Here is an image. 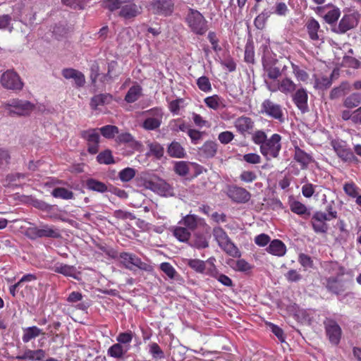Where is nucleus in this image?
I'll use <instances>...</instances> for the list:
<instances>
[{
    "mask_svg": "<svg viewBox=\"0 0 361 361\" xmlns=\"http://www.w3.org/2000/svg\"><path fill=\"white\" fill-rule=\"evenodd\" d=\"M218 144L212 140L206 141L199 149V154L206 159L213 158L217 153Z\"/></svg>",
    "mask_w": 361,
    "mask_h": 361,
    "instance_id": "5701e85b",
    "label": "nucleus"
},
{
    "mask_svg": "<svg viewBox=\"0 0 361 361\" xmlns=\"http://www.w3.org/2000/svg\"><path fill=\"white\" fill-rule=\"evenodd\" d=\"M133 334L131 331H128L126 332H122L120 333L117 337L116 341L118 343H120L121 345H126V346H128L130 343L133 341Z\"/></svg>",
    "mask_w": 361,
    "mask_h": 361,
    "instance_id": "3c124183",
    "label": "nucleus"
},
{
    "mask_svg": "<svg viewBox=\"0 0 361 361\" xmlns=\"http://www.w3.org/2000/svg\"><path fill=\"white\" fill-rule=\"evenodd\" d=\"M267 252L272 255L283 257L286 252V245L280 240L274 239L270 242L266 249Z\"/></svg>",
    "mask_w": 361,
    "mask_h": 361,
    "instance_id": "393cba45",
    "label": "nucleus"
},
{
    "mask_svg": "<svg viewBox=\"0 0 361 361\" xmlns=\"http://www.w3.org/2000/svg\"><path fill=\"white\" fill-rule=\"evenodd\" d=\"M149 353L154 359L164 358V353L157 343H151L149 344Z\"/></svg>",
    "mask_w": 361,
    "mask_h": 361,
    "instance_id": "603ef678",
    "label": "nucleus"
},
{
    "mask_svg": "<svg viewBox=\"0 0 361 361\" xmlns=\"http://www.w3.org/2000/svg\"><path fill=\"white\" fill-rule=\"evenodd\" d=\"M234 138V134L231 131H224L219 134L218 139L223 145L230 143Z\"/></svg>",
    "mask_w": 361,
    "mask_h": 361,
    "instance_id": "774afa93",
    "label": "nucleus"
},
{
    "mask_svg": "<svg viewBox=\"0 0 361 361\" xmlns=\"http://www.w3.org/2000/svg\"><path fill=\"white\" fill-rule=\"evenodd\" d=\"M265 84L268 90L271 92L280 91L285 94L293 93L296 90V84L289 78H284L281 80L268 82L265 80Z\"/></svg>",
    "mask_w": 361,
    "mask_h": 361,
    "instance_id": "423d86ee",
    "label": "nucleus"
},
{
    "mask_svg": "<svg viewBox=\"0 0 361 361\" xmlns=\"http://www.w3.org/2000/svg\"><path fill=\"white\" fill-rule=\"evenodd\" d=\"M86 187L90 190L101 193L106 192L108 190V187L104 183L94 178H88L86 180Z\"/></svg>",
    "mask_w": 361,
    "mask_h": 361,
    "instance_id": "f704fd0d",
    "label": "nucleus"
},
{
    "mask_svg": "<svg viewBox=\"0 0 361 361\" xmlns=\"http://www.w3.org/2000/svg\"><path fill=\"white\" fill-rule=\"evenodd\" d=\"M200 219L194 214H188L178 221V225H183L191 232L197 228Z\"/></svg>",
    "mask_w": 361,
    "mask_h": 361,
    "instance_id": "473e14b6",
    "label": "nucleus"
},
{
    "mask_svg": "<svg viewBox=\"0 0 361 361\" xmlns=\"http://www.w3.org/2000/svg\"><path fill=\"white\" fill-rule=\"evenodd\" d=\"M243 160L250 164H259L262 161V158L257 153H247L243 155Z\"/></svg>",
    "mask_w": 361,
    "mask_h": 361,
    "instance_id": "e2e57ef3",
    "label": "nucleus"
},
{
    "mask_svg": "<svg viewBox=\"0 0 361 361\" xmlns=\"http://www.w3.org/2000/svg\"><path fill=\"white\" fill-rule=\"evenodd\" d=\"M113 101V96L109 93L96 94L91 98L90 106L92 109L96 110L99 106L109 104Z\"/></svg>",
    "mask_w": 361,
    "mask_h": 361,
    "instance_id": "b1692460",
    "label": "nucleus"
},
{
    "mask_svg": "<svg viewBox=\"0 0 361 361\" xmlns=\"http://www.w3.org/2000/svg\"><path fill=\"white\" fill-rule=\"evenodd\" d=\"M197 85L198 88L204 92H209L212 90L209 79L204 75L200 77L197 80Z\"/></svg>",
    "mask_w": 361,
    "mask_h": 361,
    "instance_id": "8fccbe9b",
    "label": "nucleus"
},
{
    "mask_svg": "<svg viewBox=\"0 0 361 361\" xmlns=\"http://www.w3.org/2000/svg\"><path fill=\"white\" fill-rule=\"evenodd\" d=\"M234 127L240 135L244 136L249 135L251 136V138L256 133V130H255V124L254 120L245 115L240 116L235 119L234 121Z\"/></svg>",
    "mask_w": 361,
    "mask_h": 361,
    "instance_id": "9d476101",
    "label": "nucleus"
},
{
    "mask_svg": "<svg viewBox=\"0 0 361 361\" xmlns=\"http://www.w3.org/2000/svg\"><path fill=\"white\" fill-rule=\"evenodd\" d=\"M343 188L345 193L352 198L357 200V197L361 195H359V187L353 181L345 183Z\"/></svg>",
    "mask_w": 361,
    "mask_h": 361,
    "instance_id": "79ce46f5",
    "label": "nucleus"
},
{
    "mask_svg": "<svg viewBox=\"0 0 361 361\" xmlns=\"http://www.w3.org/2000/svg\"><path fill=\"white\" fill-rule=\"evenodd\" d=\"M149 149L150 153L158 159H160L164 156V149L157 142L149 144Z\"/></svg>",
    "mask_w": 361,
    "mask_h": 361,
    "instance_id": "864d4df0",
    "label": "nucleus"
},
{
    "mask_svg": "<svg viewBox=\"0 0 361 361\" xmlns=\"http://www.w3.org/2000/svg\"><path fill=\"white\" fill-rule=\"evenodd\" d=\"M145 113L154 117L146 118L142 123L143 128L147 130H154L159 128L161 124L162 109L159 107H154L146 111Z\"/></svg>",
    "mask_w": 361,
    "mask_h": 361,
    "instance_id": "f8f14e48",
    "label": "nucleus"
},
{
    "mask_svg": "<svg viewBox=\"0 0 361 361\" xmlns=\"http://www.w3.org/2000/svg\"><path fill=\"white\" fill-rule=\"evenodd\" d=\"M167 153L171 157L184 158L186 155L185 149L176 141H173L167 148Z\"/></svg>",
    "mask_w": 361,
    "mask_h": 361,
    "instance_id": "7c9ffc66",
    "label": "nucleus"
},
{
    "mask_svg": "<svg viewBox=\"0 0 361 361\" xmlns=\"http://www.w3.org/2000/svg\"><path fill=\"white\" fill-rule=\"evenodd\" d=\"M244 59L248 63H255V47L252 39H248L245 44Z\"/></svg>",
    "mask_w": 361,
    "mask_h": 361,
    "instance_id": "a18cd8bd",
    "label": "nucleus"
},
{
    "mask_svg": "<svg viewBox=\"0 0 361 361\" xmlns=\"http://www.w3.org/2000/svg\"><path fill=\"white\" fill-rule=\"evenodd\" d=\"M151 6L154 13L166 16L172 13L174 3L173 0H155Z\"/></svg>",
    "mask_w": 361,
    "mask_h": 361,
    "instance_id": "f3484780",
    "label": "nucleus"
},
{
    "mask_svg": "<svg viewBox=\"0 0 361 361\" xmlns=\"http://www.w3.org/2000/svg\"><path fill=\"white\" fill-rule=\"evenodd\" d=\"M292 69L293 73L298 80L305 82L308 79L309 75L305 71L301 69L298 66L292 63Z\"/></svg>",
    "mask_w": 361,
    "mask_h": 361,
    "instance_id": "052dcab7",
    "label": "nucleus"
},
{
    "mask_svg": "<svg viewBox=\"0 0 361 361\" xmlns=\"http://www.w3.org/2000/svg\"><path fill=\"white\" fill-rule=\"evenodd\" d=\"M136 171L130 167L125 168L118 173V177L122 182H128L131 180L135 176Z\"/></svg>",
    "mask_w": 361,
    "mask_h": 361,
    "instance_id": "09e8293b",
    "label": "nucleus"
},
{
    "mask_svg": "<svg viewBox=\"0 0 361 361\" xmlns=\"http://www.w3.org/2000/svg\"><path fill=\"white\" fill-rule=\"evenodd\" d=\"M185 20L186 23H202L204 18L197 10L189 8Z\"/></svg>",
    "mask_w": 361,
    "mask_h": 361,
    "instance_id": "de8ad7c7",
    "label": "nucleus"
},
{
    "mask_svg": "<svg viewBox=\"0 0 361 361\" xmlns=\"http://www.w3.org/2000/svg\"><path fill=\"white\" fill-rule=\"evenodd\" d=\"M328 221L330 220L326 217V212L317 211L312 214L310 224L316 233H326L329 230Z\"/></svg>",
    "mask_w": 361,
    "mask_h": 361,
    "instance_id": "4468645a",
    "label": "nucleus"
},
{
    "mask_svg": "<svg viewBox=\"0 0 361 361\" xmlns=\"http://www.w3.org/2000/svg\"><path fill=\"white\" fill-rule=\"evenodd\" d=\"M133 1V0H102V6L111 11H114L118 8L121 9L123 4Z\"/></svg>",
    "mask_w": 361,
    "mask_h": 361,
    "instance_id": "58836bf2",
    "label": "nucleus"
},
{
    "mask_svg": "<svg viewBox=\"0 0 361 361\" xmlns=\"http://www.w3.org/2000/svg\"><path fill=\"white\" fill-rule=\"evenodd\" d=\"M215 262L216 259L212 257L206 261L199 259H187L186 264L191 269L197 273L205 274L209 276H215L216 273Z\"/></svg>",
    "mask_w": 361,
    "mask_h": 361,
    "instance_id": "f03ea898",
    "label": "nucleus"
},
{
    "mask_svg": "<svg viewBox=\"0 0 361 361\" xmlns=\"http://www.w3.org/2000/svg\"><path fill=\"white\" fill-rule=\"evenodd\" d=\"M10 116H27L34 109V105L30 102L13 99L8 101L6 105Z\"/></svg>",
    "mask_w": 361,
    "mask_h": 361,
    "instance_id": "39448f33",
    "label": "nucleus"
},
{
    "mask_svg": "<svg viewBox=\"0 0 361 361\" xmlns=\"http://www.w3.org/2000/svg\"><path fill=\"white\" fill-rule=\"evenodd\" d=\"M2 86L8 90H20L23 89V83L19 75L13 71H7L1 78Z\"/></svg>",
    "mask_w": 361,
    "mask_h": 361,
    "instance_id": "9b49d317",
    "label": "nucleus"
},
{
    "mask_svg": "<svg viewBox=\"0 0 361 361\" xmlns=\"http://www.w3.org/2000/svg\"><path fill=\"white\" fill-rule=\"evenodd\" d=\"M239 178L240 180L244 183H252L257 178V176L253 171H243L240 173Z\"/></svg>",
    "mask_w": 361,
    "mask_h": 361,
    "instance_id": "69168bd1",
    "label": "nucleus"
},
{
    "mask_svg": "<svg viewBox=\"0 0 361 361\" xmlns=\"http://www.w3.org/2000/svg\"><path fill=\"white\" fill-rule=\"evenodd\" d=\"M307 100V92L304 88L298 89L293 95L294 104L302 113H305L308 110Z\"/></svg>",
    "mask_w": 361,
    "mask_h": 361,
    "instance_id": "412c9836",
    "label": "nucleus"
},
{
    "mask_svg": "<svg viewBox=\"0 0 361 361\" xmlns=\"http://www.w3.org/2000/svg\"><path fill=\"white\" fill-rule=\"evenodd\" d=\"M119 257L121 263L128 269L132 270L133 267L147 271L151 269L150 265L143 262L135 254L123 252L120 253Z\"/></svg>",
    "mask_w": 361,
    "mask_h": 361,
    "instance_id": "0eeeda50",
    "label": "nucleus"
},
{
    "mask_svg": "<svg viewBox=\"0 0 361 361\" xmlns=\"http://www.w3.org/2000/svg\"><path fill=\"white\" fill-rule=\"evenodd\" d=\"M290 209L292 212L302 216L305 219H307L310 215V212L306 205L299 201H293L290 204Z\"/></svg>",
    "mask_w": 361,
    "mask_h": 361,
    "instance_id": "c9c22d12",
    "label": "nucleus"
},
{
    "mask_svg": "<svg viewBox=\"0 0 361 361\" xmlns=\"http://www.w3.org/2000/svg\"><path fill=\"white\" fill-rule=\"evenodd\" d=\"M61 74L67 80H73L77 88L82 87L85 84V75L78 70L73 68H66L62 70Z\"/></svg>",
    "mask_w": 361,
    "mask_h": 361,
    "instance_id": "a211bd4d",
    "label": "nucleus"
},
{
    "mask_svg": "<svg viewBox=\"0 0 361 361\" xmlns=\"http://www.w3.org/2000/svg\"><path fill=\"white\" fill-rule=\"evenodd\" d=\"M282 137L278 133L267 137L264 130H257L252 137V142L259 147L261 154L267 161L279 157L282 149Z\"/></svg>",
    "mask_w": 361,
    "mask_h": 361,
    "instance_id": "f257e3e1",
    "label": "nucleus"
},
{
    "mask_svg": "<svg viewBox=\"0 0 361 361\" xmlns=\"http://www.w3.org/2000/svg\"><path fill=\"white\" fill-rule=\"evenodd\" d=\"M336 155L344 162H358V159L355 156L347 142L340 139H335L331 141Z\"/></svg>",
    "mask_w": 361,
    "mask_h": 361,
    "instance_id": "20e7f679",
    "label": "nucleus"
},
{
    "mask_svg": "<svg viewBox=\"0 0 361 361\" xmlns=\"http://www.w3.org/2000/svg\"><path fill=\"white\" fill-rule=\"evenodd\" d=\"M80 136L87 142V152L90 154H96L99 151L100 139L97 129L83 130L81 132Z\"/></svg>",
    "mask_w": 361,
    "mask_h": 361,
    "instance_id": "ddd939ff",
    "label": "nucleus"
},
{
    "mask_svg": "<svg viewBox=\"0 0 361 361\" xmlns=\"http://www.w3.org/2000/svg\"><path fill=\"white\" fill-rule=\"evenodd\" d=\"M174 171L181 176H185L189 173V166L185 161H177L174 166Z\"/></svg>",
    "mask_w": 361,
    "mask_h": 361,
    "instance_id": "13d9d810",
    "label": "nucleus"
},
{
    "mask_svg": "<svg viewBox=\"0 0 361 361\" xmlns=\"http://www.w3.org/2000/svg\"><path fill=\"white\" fill-rule=\"evenodd\" d=\"M96 159L100 164L110 165L116 163L112 152L109 149L100 152Z\"/></svg>",
    "mask_w": 361,
    "mask_h": 361,
    "instance_id": "4c0bfd02",
    "label": "nucleus"
},
{
    "mask_svg": "<svg viewBox=\"0 0 361 361\" xmlns=\"http://www.w3.org/2000/svg\"><path fill=\"white\" fill-rule=\"evenodd\" d=\"M293 159L299 164L302 169H307L309 164L314 161L312 156L298 146H294V155Z\"/></svg>",
    "mask_w": 361,
    "mask_h": 361,
    "instance_id": "aec40b11",
    "label": "nucleus"
},
{
    "mask_svg": "<svg viewBox=\"0 0 361 361\" xmlns=\"http://www.w3.org/2000/svg\"><path fill=\"white\" fill-rule=\"evenodd\" d=\"M333 32L343 34L354 27L353 24H329Z\"/></svg>",
    "mask_w": 361,
    "mask_h": 361,
    "instance_id": "680f3d73",
    "label": "nucleus"
},
{
    "mask_svg": "<svg viewBox=\"0 0 361 361\" xmlns=\"http://www.w3.org/2000/svg\"><path fill=\"white\" fill-rule=\"evenodd\" d=\"M172 232L176 239L183 243L188 242L191 236L190 231L183 225L173 227Z\"/></svg>",
    "mask_w": 361,
    "mask_h": 361,
    "instance_id": "72a5a7b5",
    "label": "nucleus"
},
{
    "mask_svg": "<svg viewBox=\"0 0 361 361\" xmlns=\"http://www.w3.org/2000/svg\"><path fill=\"white\" fill-rule=\"evenodd\" d=\"M261 114L282 123L285 121L283 108L279 104L267 99L261 104Z\"/></svg>",
    "mask_w": 361,
    "mask_h": 361,
    "instance_id": "7ed1b4c3",
    "label": "nucleus"
},
{
    "mask_svg": "<svg viewBox=\"0 0 361 361\" xmlns=\"http://www.w3.org/2000/svg\"><path fill=\"white\" fill-rule=\"evenodd\" d=\"M219 246L228 255L236 257L240 255V252L238 248L235 245V244L231 241L230 238L228 237L226 240L222 241L219 244Z\"/></svg>",
    "mask_w": 361,
    "mask_h": 361,
    "instance_id": "2f4dec72",
    "label": "nucleus"
},
{
    "mask_svg": "<svg viewBox=\"0 0 361 361\" xmlns=\"http://www.w3.org/2000/svg\"><path fill=\"white\" fill-rule=\"evenodd\" d=\"M161 270L171 279H174L177 271L174 267L169 262H163L160 264Z\"/></svg>",
    "mask_w": 361,
    "mask_h": 361,
    "instance_id": "5fc2aeb1",
    "label": "nucleus"
},
{
    "mask_svg": "<svg viewBox=\"0 0 361 361\" xmlns=\"http://www.w3.org/2000/svg\"><path fill=\"white\" fill-rule=\"evenodd\" d=\"M131 2L123 5L119 16L125 20H130L141 13L142 8Z\"/></svg>",
    "mask_w": 361,
    "mask_h": 361,
    "instance_id": "4be33fe9",
    "label": "nucleus"
},
{
    "mask_svg": "<svg viewBox=\"0 0 361 361\" xmlns=\"http://www.w3.org/2000/svg\"><path fill=\"white\" fill-rule=\"evenodd\" d=\"M327 289L336 294H340L343 290V286L336 277H330L326 281Z\"/></svg>",
    "mask_w": 361,
    "mask_h": 361,
    "instance_id": "37998d69",
    "label": "nucleus"
},
{
    "mask_svg": "<svg viewBox=\"0 0 361 361\" xmlns=\"http://www.w3.org/2000/svg\"><path fill=\"white\" fill-rule=\"evenodd\" d=\"M55 273L61 274L65 276H70L75 279L76 269L74 266L60 262L56 263L51 268Z\"/></svg>",
    "mask_w": 361,
    "mask_h": 361,
    "instance_id": "cd10ccee",
    "label": "nucleus"
},
{
    "mask_svg": "<svg viewBox=\"0 0 361 361\" xmlns=\"http://www.w3.org/2000/svg\"><path fill=\"white\" fill-rule=\"evenodd\" d=\"M170 126L171 129L175 132H185L188 129V126L180 118L172 120L170 122Z\"/></svg>",
    "mask_w": 361,
    "mask_h": 361,
    "instance_id": "4d7b16f0",
    "label": "nucleus"
},
{
    "mask_svg": "<svg viewBox=\"0 0 361 361\" xmlns=\"http://www.w3.org/2000/svg\"><path fill=\"white\" fill-rule=\"evenodd\" d=\"M89 0H61L63 5L74 9H83Z\"/></svg>",
    "mask_w": 361,
    "mask_h": 361,
    "instance_id": "6e6d98bb",
    "label": "nucleus"
},
{
    "mask_svg": "<svg viewBox=\"0 0 361 361\" xmlns=\"http://www.w3.org/2000/svg\"><path fill=\"white\" fill-rule=\"evenodd\" d=\"M361 104V93L355 92L348 96L343 101V106L348 109H353Z\"/></svg>",
    "mask_w": 361,
    "mask_h": 361,
    "instance_id": "ea45409f",
    "label": "nucleus"
},
{
    "mask_svg": "<svg viewBox=\"0 0 361 361\" xmlns=\"http://www.w3.org/2000/svg\"><path fill=\"white\" fill-rule=\"evenodd\" d=\"M40 238H58L61 236L59 231L54 226L47 224L39 227Z\"/></svg>",
    "mask_w": 361,
    "mask_h": 361,
    "instance_id": "e433bc0d",
    "label": "nucleus"
},
{
    "mask_svg": "<svg viewBox=\"0 0 361 361\" xmlns=\"http://www.w3.org/2000/svg\"><path fill=\"white\" fill-rule=\"evenodd\" d=\"M23 331L22 341L24 343L30 342L31 340L35 339L39 335L44 334L42 330L37 326L23 328Z\"/></svg>",
    "mask_w": 361,
    "mask_h": 361,
    "instance_id": "c85d7f7f",
    "label": "nucleus"
},
{
    "mask_svg": "<svg viewBox=\"0 0 361 361\" xmlns=\"http://www.w3.org/2000/svg\"><path fill=\"white\" fill-rule=\"evenodd\" d=\"M145 186L146 188L164 196L169 194L172 190V188L169 183L158 178L145 180Z\"/></svg>",
    "mask_w": 361,
    "mask_h": 361,
    "instance_id": "2eb2a0df",
    "label": "nucleus"
},
{
    "mask_svg": "<svg viewBox=\"0 0 361 361\" xmlns=\"http://www.w3.org/2000/svg\"><path fill=\"white\" fill-rule=\"evenodd\" d=\"M46 357V352L42 349L31 350L26 348L23 354L16 355L14 358L18 361H42Z\"/></svg>",
    "mask_w": 361,
    "mask_h": 361,
    "instance_id": "6ab92c4d",
    "label": "nucleus"
},
{
    "mask_svg": "<svg viewBox=\"0 0 361 361\" xmlns=\"http://www.w3.org/2000/svg\"><path fill=\"white\" fill-rule=\"evenodd\" d=\"M298 262L304 268H312L314 266L313 260L312 258L304 253H300L298 256Z\"/></svg>",
    "mask_w": 361,
    "mask_h": 361,
    "instance_id": "0e129e2a",
    "label": "nucleus"
},
{
    "mask_svg": "<svg viewBox=\"0 0 361 361\" xmlns=\"http://www.w3.org/2000/svg\"><path fill=\"white\" fill-rule=\"evenodd\" d=\"M51 195L56 198H61L63 200H71L74 198L73 192L65 188H54L51 192Z\"/></svg>",
    "mask_w": 361,
    "mask_h": 361,
    "instance_id": "c03bdc74",
    "label": "nucleus"
},
{
    "mask_svg": "<svg viewBox=\"0 0 361 361\" xmlns=\"http://www.w3.org/2000/svg\"><path fill=\"white\" fill-rule=\"evenodd\" d=\"M323 324L329 342L333 345H338L342 336L341 326L334 319L331 318H326Z\"/></svg>",
    "mask_w": 361,
    "mask_h": 361,
    "instance_id": "6e6552de",
    "label": "nucleus"
},
{
    "mask_svg": "<svg viewBox=\"0 0 361 361\" xmlns=\"http://www.w3.org/2000/svg\"><path fill=\"white\" fill-rule=\"evenodd\" d=\"M307 30L312 40L324 41L325 38V30L320 27V24H307Z\"/></svg>",
    "mask_w": 361,
    "mask_h": 361,
    "instance_id": "bb28decb",
    "label": "nucleus"
},
{
    "mask_svg": "<svg viewBox=\"0 0 361 361\" xmlns=\"http://www.w3.org/2000/svg\"><path fill=\"white\" fill-rule=\"evenodd\" d=\"M205 105L213 110H218L220 108H224V99L219 94H213L204 99Z\"/></svg>",
    "mask_w": 361,
    "mask_h": 361,
    "instance_id": "c756f323",
    "label": "nucleus"
},
{
    "mask_svg": "<svg viewBox=\"0 0 361 361\" xmlns=\"http://www.w3.org/2000/svg\"><path fill=\"white\" fill-rule=\"evenodd\" d=\"M226 195L233 202L237 204L247 203L251 198V193L248 190L235 185L228 186Z\"/></svg>",
    "mask_w": 361,
    "mask_h": 361,
    "instance_id": "1a4fd4ad",
    "label": "nucleus"
},
{
    "mask_svg": "<svg viewBox=\"0 0 361 361\" xmlns=\"http://www.w3.org/2000/svg\"><path fill=\"white\" fill-rule=\"evenodd\" d=\"M142 88L140 85H134L129 88L125 96V101L128 103L136 102L141 95Z\"/></svg>",
    "mask_w": 361,
    "mask_h": 361,
    "instance_id": "a19ab883",
    "label": "nucleus"
},
{
    "mask_svg": "<svg viewBox=\"0 0 361 361\" xmlns=\"http://www.w3.org/2000/svg\"><path fill=\"white\" fill-rule=\"evenodd\" d=\"M340 15V10L338 8H333L325 14L324 19L326 23H336Z\"/></svg>",
    "mask_w": 361,
    "mask_h": 361,
    "instance_id": "bf43d9fd",
    "label": "nucleus"
},
{
    "mask_svg": "<svg viewBox=\"0 0 361 361\" xmlns=\"http://www.w3.org/2000/svg\"><path fill=\"white\" fill-rule=\"evenodd\" d=\"M99 132L106 139H113L116 134H118V128L113 125H106L99 129Z\"/></svg>",
    "mask_w": 361,
    "mask_h": 361,
    "instance_id": "49530a36",
    "label": "nucleus"
},
{
    "mask_svg": "<svg viewBox=\"0 0 361 361\" xmlns=\"http://www.w3.org/2000/svg\"><path fill=\"white\" fill-rule=\"evenodd\" d=\"M129 348H130L128 346H124L117 343L112 345L108 349L107 355L109 357H114L118 360H123L125 355L128 353Z\"/></svg>",
    "mask_w": 361,
    "mask_h": 361,
    "instance_id": "a878e982",
    "label": "nucleus"
},
{
    "mask_svg": "<svg viewBox=\"0 0 361 361\" xmlns=\"http://www.w3.org/2000/svg\"><path fill=\"white\" fill-rule=\"evenodd\" d=\"M263 55L262 57V65L264 70L267 78L273 81H276L281 75V71L279 67L271 65L266 61V59H269V47L265 45L262 47Z\"/></svg>",
    "mask_w": 361,
    "mask_h": 361,
    "instance_id": "dca6fc26",
    "label": "nucleus"
},
{
    "mask_svg": "<svg viewBox=\"0 0 361 361\" xmlns=\"http://www.w3.org/2000/svg\"><path fill=\"white\" fill-rule=\"evenodd\" d=\"M213 235L218 245L228 238L226 232L221 227H216L213 230Z\"/></svg>",
    "mask_w": 361,
    "mask_h": 361,
    "instance_id": "338daca9",
    "label": "nucleus"
}]
</instances>
